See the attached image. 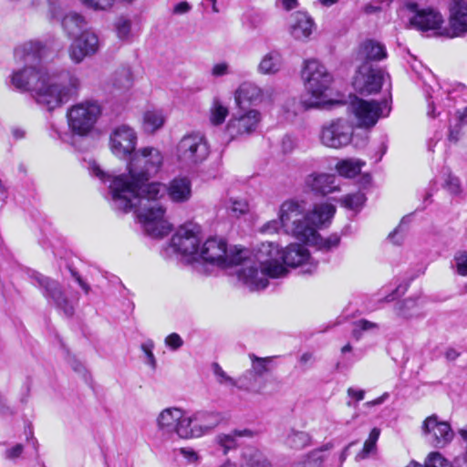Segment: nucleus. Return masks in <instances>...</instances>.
Instances as JSON below:
<instances>
[{
  "label": "nucleus",
  "instance_id": "f257e3e1",
  "mask_svg": "<svg viewBox=\"0 0 467 467\" xmlns=\"http://www.w3.org/2000/svg\"><path fill=\"white\" fill-rule=\"evenodd\" d=\"M128 164L129 174L111 176L92 161L89 171L103 182H110L109 193L113 209L128 213L137 208V215L144 231L152 237L168 235L172 226L165 218L166 209L160 202L164 196L163 184L150 182L162 164L163 155L156 148L144 147L134 151Z\"/></svg>",
  "mask_w": 467,
  "mask_h": 467
},
{
  "label": "nucleus",
  "instance_id": "f03ea898",
  "mask_svg": "<svg viewBox=\"0 0 467 467\" xmlns=\"http://www.w3.org/2000/svg\"><path fill=\"white\" fill-rule=\"evenodd\" d=\"M45 47L39 41H28L15 48V60L23 65L10 76L11 85L20 91H30L36 102L52 111L76 97L80 88L78 78L67 74L59 82L40 65Z\"/></svg>",
  "mask_w": 467,
  "mask_h": 467
},
{
  "label": "nucleus",
  "instance_id": "7ed1b4c3",
  "mask_svg": "<svg viewBox=\"0 0 467 467\" xmlns=\"http://www.w3.org/2000/svg\"><path fill=\"white\" fill-rule=\"evenodd\" d=\"M302 266L305 274H312L317 266L312 262L308 250L301 244H290L282 250L274 242L262 243L253 260L245 261L239 273V280L250 290H262L268 285L269 278L282 277L286 274L284 266Z\"/></svg>",
  "mask_w": 467,
  "mask_h": 467
},
{
  "label": "nucleus",
  "instance_id": "20e7f679",
  "mask_svg": "<svg viewBox=\"0 0 467 467\" xmlns=\"http://www.w3.org/2000/svg\"><path fill=\"white\" fill-rule=\"evenodd\" d=\"M336 213V207L331 203H321L315 205L311 212L306 213L302 230L294 227L296 238L305 244L313 245L320 251L329 252L337 248L340 237L334 234L327 238H323L317 232V227L329 222Z\"/></svg>",
  "mask_w": 467,
  "mask_h": 467
},
{
  "label": "nucleus",
  "instance_id": "39448f33",
  "mask_svg": "<svg viewBox=\"0 0 467 467\" xmlns=\"http://www.w3.org/2000/svg\"><path fill=\"white\" fill-rule=\"evenodd\" d=\"M302 78L306 89L312 96V99L301 100L302 108L307 109L319 107L321 99L327 97L333 76L321 62L311 58L304 62Z\"/></svg>",
  "mask_w": 467,
  "mask_h": 467
},
{
  "label": "nucleus",
  "instance_id": "423d86ee",
  "mask_svg": "<svg viewBox=\"0 0 467 467\" xmlns=\"http://www.w3.org/2000/svg\"><path fill=\"white\" fill-rule=\"evenodd\" d=\"M248 251L241 249L236 253H228L226 242L223 238L211 237L205 241L198 254L203 261L217 265L221 267L238 266L236 271L239 277L240 271L244 267L245 261L253 260L249 257Z\"/></svg>",
  "mask_w": 467,
  "mask_h": 467
},
{
  "label": "nucleus",
  "instance_id": "0eeeda50",
  "mask_svg": "<svg viewBox=\"0 0 467 467\" xmlns=\"http://www.w3.org/2000/svg\"><path fill=\"white\" fill-rule=\"evenodd\" d=\"M29 278L34 286L37 287L48 304L53 305L67 317H71L75 312V305L78 299L68 298L63 286L56 280L51 279L38 272L32 271Z\"/></svg>",
  "mask_w": 467,
  "mask_h": 467
},
{
  "label": "nucleus",
  "instance_id": "6e6552de",
  "mask_svg": "<svg viewBox=\"0 0 467 467\" xmlns=\"http://www.w3.org/2000/svg\"><path fill=\"white\" fill-rule=\"evenodd\" d=\"M306 213V204L304 202L295 200L286 201L280 207L279 219L272 220L265 223L261 228V232L274 234L278 232L280 228H283L286 234L296 237L294 227L302 230Z\"/></svg>",
  "mask_w": 467,
  "mask_h": 467
},
{
  "label": "nucleus",
  "instance_id": "1a4fd4ad",
  "mask_svg": "<svg viewBox=\"0 0 467 467\" xmlns=\"http://www.w3.org/2000/svg\"><path fill=\"white\" fill-rule=\"evenodd\" d=\"M101 114V107L95 100H85L68 109L67 118L73 133L85 136L94 128Z\"/></svg>",
  "mask_w": 467,
  "mask_h": 467
},
{
  "label": "nucleus",
  "instance_id": "9d476101",
  "mask_svg": "<svg viewBox=\"0 0 467 467\" xmlns=\"http://www.w3.org/2000/svg\"><path fill=\"white\" fill-rule=\"evenodd\" d=\"M349 109L359 128L370 129L379 119L388 117L391 108L387 99L378 101L355 98L349 105Z\"/></svg>",
  "mask_w": 467,
  "mask_h": 467
},
{
  "label": "nucleus",
  "instance_id": "9b49d317",
  "mask_svg": "<svg viewBox=\"0 0 467 467\" xmlns=\"http://www.w3.org/2000/svg\"><path fill=\"white\" fill-rule=\"evenodd\" d=\"M209 154V144L201 133L184 135L177 145L178 161L185 166L198 165L204 161Z\"/></svg>",
  "mask_w": 467,
  "mask_h": 467
},
{
  "label": "nucleus",
  "instance_id": "f8f14e48",
  "mask_svg": "<svg viewBox=\"0 0 467 467\" xmlns=\"http://www.w3.org/2000/svg\"><path fill=\"white\" fill-rule=\"evenodd\" d=\"M190 420L188 414L177 407H170L162 410L156 418V427L161 436L188 440V427Z\"/></svg>",
  "mask_w": 467,
  "mask_h": 467
},
{
  "label": "nucleus",
  "instance_id": "ddd939ff",
  "mask_svg": "<svg viewBox=\"0 0 467 467\" xmlns=\"http://www.w3.org/2000/svg\"><path fill=\"white\" fill-rule=\"evenodd\" d=\"M352 136V125L348 120L338 118L326 122L322 126L319 139L326 147L340 149L350 143Z\"/></svg>",
  "mask_w": 467,
  "mask_h": 467
},
{
  "label": "nucleus",
  "instance_id": "4468645a",
  "mask_svg": "<svg viewBox=\"0 0 467 467\" xmlns=\"http://www.w3.org/2000/svg\"><path fill=\"white\" fill-rule=\"evenodd\" d=\"M386 78H389V75L381 68L369 64H361L355 76L353 86L361 95L375 94L381 89Z\"/></svg>",
  "mask_w": 467,
  "mask_h": 467
},
{
  "label": "nucleus",
  "instance_id": "2eb2a0df",
  "mask_svg": "<svg viewBox=\"0 0 467 467\" xmlns=\"http://www.w3.org/2000/svg\"><path fill=\"white\" fill-rule=\"evenodd\" d=\"M404 7L413 14L410 18L412 26L422 32L433 31L435 34L443 35V32H440L443 24L440 12L431 7L420 8L414 2H405Z\"/></svg>",
  "mask_w": 467,
  "mask_h": 467
},
{
  "label": "nucleus",
  "instance_id": "dca6fc26",
  "mask_svg": "<svg viewBox=\"0 0 467 467\" xmlns=\"http://www.w3.org/2000/svg\"><path fill=\"white\" fill-rule=\"evenodd\" d=\"M200 232V226L192 222L181 225L171 240V247L176 253L182 255H197Z\"/></svg>",
  "mask_w": 467,
  "mask_h": 467
},
{
  "label": "nucleus",
  "instance_id": "f3484780",
  "mask_svg": "<svg viewBox=\"0 0 467 467\" xmlns=\"http://www.w3.org/2000/svg\"><path fill=\"white\" fill-rule=\"evenodd\" d=\"M136 144V132L128 125L116 127L110 134L111 151L119 158L130 157L134 152Z\"/></svg>",
  "mask_w": 467,
  "mask_h": 467
},
{
  "label": "nucleus",
  "instance_id": "a211bd4d",
  "mask_svg": "<svg viewBox=\"0 0 467 467\" xmlns=\"http://www.w3.org/2000/svg\"><path fill=\"white\" fill-rule=\"evenodd\" d=\"M248 357L251 360V368L246 370L238 379L239 389L259 391L258 379L269 372V365L272 363L274 358H259L254 353H250Z\"/></svg>",
  "mask_w": 467,
  "mask_h": 467
},
{
  "label": "nucleus",
  "instance_id": "6ab92c4d",
  "mask_svg": "<svg viewBox=\"0 0 467 467\" xmlns=\"http://www.w3.org/2000/svg\"><path fill=\"white\" fill-rule=\"evenodd\" d=\"M99 49L98 36L86 30L77 36L68 47V55L75 64L81 63L86 57L95 55Z\"/></svg>",
  "mask_w": 467,
  "mask_h": 467
},
{
  "label": "nucleus",
  "instance_id": "aec40b11",
  "mask_svg": "<svg viewBox=\"0 0 467 467\" xmlns=\"http://www.w3.org/2000/svg\"><path fill=\"white\" fill-rule=\"evenodd\" d=\"M423 433L436 448H443L450 443L454 433L447 421H441L436 415H431L423 421Z\"/></svg>",
  "mask_w": 467,
  "mask_h": 467
},
{
  "label": "nucleus",
  "instance_id": "412c9836",
  "mask_svg": "<svg viewBox=\"0 0 467 467\" xmlns=\"http://www.w3.org/2000/svg\"><path fill=\"white\" fill-rule=\"evenodd\" d=\"M222 416L213 411H197L188 415L190 424L188 427V439L202 437L219 425Z\"/></svg>",
  "mask_w": 467,
  "mask_h": 467
},
{
  "label": "nucleus",
  "instance_id": "4be33fe9",
  "mask_svg": "<svg viewBox=\"0 0 467 467\" xmlns=\"http://www.w3.org/2000/svg\"><path fill=\"white\" fill-rule=\"evenodd\" d=\"M261 120V114L256 109H250L239 116L233 117L227 124V132L232 139L253 133Z\"/></svg>",
  "mask_w": 467,
  "mask_h": 467
},
{
  "label": "nucleus",
  "instance_id": "5701e85b",
  "mask_svg": "<svg viewBox=\"0 0 467 467\" xmlns=\"http://www.w3.org/2000/svg\"><path fill=\"white\" fill-rule=\"evenodd\" d=\"M273 88H260L254 83L244 82L235 91L234 99L239 107H244L245 104H259L265 99H270L273 95Z\"/></svg>",
  "mask_w": 467,
  "mask_h": 467
},
{
  "label": "nucleus",
  "instance_id": "b1692460",
  "mask_svg": "<svg viewBox=\"0 0 467 467\" xmlns=\"http://www.w3.org/2000/svg\"><path fill=\"white\" fill-rule=\"evenodd\" d=\"M388 57L386 47L383 43L368 38L362 41L357 51V59L361 64L372 65V62L381 61Z\"/></svg>",
  "mask_w": 467,
  "mask_h": 467
},
{
  "label": "nucleus",
  "instance_id": "393cba45",
  "mask_svg": "<svg viewBox=\"0 0 467 467\" xmlns=\"http://www.w3.org/2000/svg\"><path fill=\"white\" fill-rule=\"evenodd\" d=\"M450 37L461 36L467 32V0H452L450 5Z\"/></svg>",
  "mask_w": 467,
  "mask_h": 467
},
{
  "label": "nucleus",
  "instance_id": "a878e982",
  "mask_svg": "<svg viewBox=\"0 0 467 467\" xmlns=\"http://www.w3.org/2000/svg\"><path fill=\"white\" fill-rule=\"evenodd\" d=\"M306 184L317 194L327 195L338 190L336 176L327 173H312L306 179Z\"/></svg>",
  "mask_w": 467,
  "mask_h": 467
},
{
  "label": "nucleus",
  "instance_id": "bb28decb",
  "mask_svg": "<svg viewBox=\"0 0 467 467\" xmlns=\"http://www.w3.org/2000/svg\"><path fill=\"white\" fill-rule=\"evenodd\" d=\"M314 27V21L306 13L297 12L292 16L290 34L294 38L306 40L313 33Z\"/></svg>",
  "mask_w": 467,
  "mask_h": 467
},
{
  "label": "nucleus",
  "instance_id": "cd10ccee",
  "mask_svg": "<svg viewBox=\"0 0 467 467\" xmlns=\"http://www.w3.org/2000/svg\"><path fill=\"white\" fill-rule=\"evenodd\" d=\"M164 193L167 192L170 200L173 202H186L192 196L191 182L183 178H174L170 182L169 185H163Z\"/></svg>",
  "mask_w": 467,
  "mask_h": 467
},
{
  "label": "nucleus",
  "instance_id": "c85d7f7f",
  "mask_svg": "<svg viewBox=\"0 0 467 467\" xmlns=\"http://www.w3.org/2000/svg\"><path fill=\"white\" fill-rule=\"evenodd\" d=\"M421 308L422 302L420 297H409L396 303L394 312L400 318L410 319L422 317Z\"/></svg>",
  "mask_w": 467,
  "mask_h": 467
},
{
  "label": "nucleus",
  "instance_id": "c756f323",
  "mask_svg": "<svg viewBox=\"0 0 467 467\" xmlns=\"http://www.w3.org/2000/svg\"><path fill=\"white\" fill-rule=\"evenodd\" d=\"M242 467H272L266 457L256 448L248 447L242 452Z\"/></svg>",
  "mask_w": 467,
  "mask_h": 467
},
{
  "label": "nucleus",
  "instance_id": "7c9ffc66",
  "mask_svg": "<svg viewBox=\"0 0 467 467\" xmlns=\"http://www.w3.org/2000/svg\"><path fill=\"white\" fill-rule=\"evenodd\" d=\"M165 120L166 117L162 109H149L143 114V130L147 133H154L163 127Z\"/></svg>",
  "mask_w": 467,
  "mask_h": 467
},
{
  "label": "nucleus",
  "instance_id": "2f4dec72",
  "mask_svg": "<svg viewBox=\"0 0 467 467\" xmlns=\"http://www.w3.org/2000/svg\"><path fill=\"white\" fill-rule=\"evenodd\" d=\"M283 65V57L280 52L272 50L265 54L258 65L261 74H275L280 71Z\"/></svg>",
  "mask_w": 467,
  "mask_h": 467
},
{
  "label": "nucleus",
  "instance_id": "473e14b6",
  "mask_svg": "<svg viewBox=\"0 0 467 467\" xmlns=\"http://www.w3.org/2000/svg\"><path fill=\"white\" fill-rule=\"evenodd\" d=\"M87 25V22L81 15L78 13H69L62 20V26L68 36H75L81 31Z\"/></svg>",
  "mask_w": 467,
  "mask_h": 467
},
{
  "label": "nucleus",
  "instance_id": "72a5a7b5",
  "mask_svg": "<svg viewBox=\"0 0 467 467\" xmlns=\"http://www.w3.org/2000/svg\"><path fill=\"white\" fill-rule=\"evenodd\" d=\"M311 442L310 435L306 431L291 430L285 438V444L295 450H301Z\"/></svg>",
  "mask_w": 467,
  "mask_h": 467
},
{
  "label": "nucleus",
  "instance_id": "f704fd0d",
  "mask_svg": "<svg viewBox=\"0 0 467 467\" xmlns=\"http://www.w3.org/2000/svg\"><path fill=\"white\" fill-rule=\"evenodd\" d=\"M133 84L132 74L130 68L124 67L115 72L112 78V85L116 91H125Z\"/></svg>",
  "mask_w": 467,
  "mask_h": 467
},
{
  "label": "nucleus",
  "instance_id": "c9c22d12",
  "mask_svg": "<svg viewBox=\"0 0 467 467\" xmlns=\"http://www.w3.org/2000/svg\"><path fill=\"white\" fill-rule=\"evenodd\" d=\"M365 163L360 160H345L337 164V172L347 178L357 176Z\"/></svg>",
  "mask_w": 467,
  "mask_h": 467
},
{
  "label": "nucleus",
  "instance_id": "e433bc0d",
  "mask_svg": "<svg viewBox=\"0 0 467 467\" xmlns=\"http://www.w3.org/2000/svg\"><path fill=\"white\" fill-rule=\"evenodd\" d=\"M252 432L248 430L234 431L231 434H223L217 437L218 444L223 448V452L227 453L228 451L234 449L237 445L236 437L251 436Z\"/></svg>",
  "mask_w": 467,
  "mask_h": 467
},
{
  "label": "nucleus",
  "instance_id": "4c0bfd02",
  "mask_svg": "<svg viewBox=\"0 0 467 467\" xmlns=\"http://www.w3.org/2000/svg\"><path fill=\"white\" fill-rule=\"evenodd\" d=\"M228 115V109L215 98L210 109V121L213 125H221Z\"/></svg>",
  "mask_w": 467,
  "mask_h": 467
},
{
  "label": "nucleus",
  "instance_id": "58836bf2",
  "mask_svg": "<svg viewBox=\"0 0 467 467\" xmlns=\"http://www.w3.org/2000/svg\"><path fill=\"white\" fill-rule=\"evenodd\" d=\"M380 435V430L377 427L373 428L366 440L363 449L357 454V459H366L370 453L377 450V441Z\"/></svg>",
  "mask_w": 467,
  "mask_h": 467
},
{
  "label": "nucleus",
  "instance_id": "ea45409f",
  "mask_svg": "<svg viewBox=\"0 0 467 467\" xmlns=\"http://www.w3.org/2000/svg\"><path fill=\"white\" fill-rule=\"evenodd\" d=\"M407 467H452L440 452H431L427 457L424 465L411 462Z\"/></svg>",
  "mask_w": 467,
  "mask_h": 467
},
{
  "label": "nucleus",
  "instance_id": "a19ab883",
  "mask_svg": "<svg viewBox=\"0 0 467 467\" xmlns=\"http://www.w3.org/2000/svg\"><path fill=\"white\" fill-rule=\"evenodd\" d=\"M117 36L120 40H129L131 31V21L124 16L119 17L115 22Z\"/></svg>",
  "mask_w": 467,
  "mask_h": 467
},
{
  "label": "nucleus",
  "instance_id": "79ce46f5",
  "mask_svg": "<svg viewBox=\"0 0 467 467\" xmlns=\"http://www.w3.org/2000/svg\"><path fill=\"white\" fill-rule=\"evenodd\" d=\"M365 195L361 192L348 194L341 199V203L348 209L355 210L361 207L365 202Z\"/></svg>",
  "mask_w": 467,
  "mask_h": 467
},
{
  "label": "nucleus",
  "instance_id": "37998d69",
  "mask_svg": "<svg viewBox=\"0 0 467 467\" xmlns=\"http://www.w3.org/2000/svg\"><path fill=\"white\" fill-rule=\"evenodd\" d=\"M140 348L145 356V363L149 365L152 370H155L157 368V360L153 354V341L150 339L146 340L141 344Z\"/></svg>",
  "mask_w": 467,
  "mask_h": 467
},
{
  "label": "nucleus",
  "instance_id": "c03bdc74",
  "mask_svg": "<svg viewBox=\"0 0 467 467\" xmlns=\"http://www.w3.org/2000/svg\"><path fill=\"white\" fill-rule=\"evenodd\" d=\"M323 462L321 451H314L307 455L304 462H298L293 467H321Z\"/></svg>",
  "mask_w": 467,
  "mask_h": 467
},
{
  "label": "nucleus",
  "instance_id": "a18cd8bd",
  "mask_svg": "<svg viewBox=\"0 0 467 467\" xmlns=\"http://www.w3.org/2000/svg\"><path fill=\"white\" fill-rule=\"evenodd\" d=\"M444 188L452 195H460L462 192L461 181L451 172L444 181Z\"/></svg>",
  "mask_w": 467,
  "mask_h": 467
},
{
  "label": "nucleus",
  "instance_id": "49530a36",
  "mask_svg": "<svg viewBox=\"0 0 467 467\" xmlns=\"http://www.w3.org/2000/svg\"><path fill=\"white\" fill-rule=\"evenodd\" d=\"M467 125H460V121L457 119L454 122L450 124L448 139L451 142H458L460 139L464 135Z\"/></svg>",
  "mask_w": 467,
  "mask_h": 467
},
{
  "label": "nucleus",
  "instance_id": "de8ad7c7",
  "mask_svg": "<svg viewBox=\"0 0 467 467\" xmlns=\"http://www.w3.org/2000/svg\"><path fill=\"white\" fill-rule=\"evenodd\" d=\"M213 370L219 383L230 384L232 386H237L239 388L238 379L234 380L233 378L228 376L218 363L213 364Z\"/></svg>",
  "mask_w": 467,
  "mask_h": 467
},
{
  "label": "nucleus",
  "instance_id": "09e8293b",
  "mask_svg": "<svg viewBox=\"0 0 467 467\" xmlns=\"http://www.w3.org/2000/svg\"><path fill=\"white\" fill-rule=\"evenodd\" d=\"M230 209L235 216H240L249 211V204L245 200L235 199L231 201Z\"/></svg>",
  "mask_w": 467,
  "mask_h": 467
},
{
  "label": "nucleus",
  "instance_id": "8fccbe9b",
  "mask_svg": "<svg viewBox=\"0 0 467 467\" xmlns=\"http://www.w3.org/2000/svg\"><path fill=\"white\" fill-rule=\"evenodd\" d=\"M457 273L461 275H467V252H459L454 256Z\"/></svg>",
  "mask_w": 467,
  "mask_h": 467
},
{
  "label": "nucleus",
  "instance_id": "3c124183",
  "mask_svg": "<svg viewBox=\"0 0 467 467\" xmlns=\"http://www.w3.org/2000/svg\"><path fill=\"white\" fill-rule=\"evenodd\" d=\"M114 0H82V3L94 10H106L112 6Z\"/></svg>",
  "mask_w": 467,
  "mask_h": 467
},
{
  "label": "nucleus",
  "instance_id": "603ef678",
  "mask_svg": "<svg viewBox=\"0 0 467 467\" xmlns=\"http://www.w3.org/2000/svg\"><path fill=\"white\" fill-rule=\"evenodd\" d=\"M180 455H182L187 463H197L200 460V456L192 448L182 447L178 450Z\"/></svg>",
  "mask_w": 467,
  "mask_h": 467
},
{
  "label": "nucleus",
  "instance_id": "864d4df0",
  "mask_svg": "<svg viewBox=\"0 0 467 467\" xmlns=\"http://www.w3.org/2000/svg\"><path fill=\"white\" fill-rule=\"evenodd\" d=\"M165 345L171 350H177L183 345V340L177 333H171L165 338Z\"/></svg>",
  "mask_w": 467,
  "mask_h": 467
},
{
  "label": "nucleus",
  "instance_id": "5fc2aeb1",
  "mask_svg": "<svg viewBox=\"0 0 467 467\" xmlns=\"http://www.w3.org/2000/svg\"><path fill=\"white\" fill-rule=\"evenodd\" d=\"M15 414V410L11 408L6 401V399L0 392V416H12Z\"/></svg>",
  "mask_w": 467,
  "mask_h": 467
},
{
  "label": "nucleus",
  "instance_id": "6e6d98bb",
  "mask_svg": "<svg viewBox=\"0 0 467 467\" xmlns=\"http://www.w3.org/2000/svg\"><path fill=\"white\" fill-rule=\"evenodd\" d=\"M229 73V66L225 62L215 64L212 68V75L213 77H222Z\"/></svg>",
  "mask_w": 467,
  "mask_h": 467
},
{
  "label": "nucleus",
  "instance_id": "4d7b16f0",
  "mask_svg": "<svg viewBox=\"0 0 467 467\" xmlns=\"http://www.w3.org/2000/svg\"><path fill=\"white\" fill-rule=\"evenodd\" d=\"M315 360L314 355L311 352H305L299 358V364L303 370L307 368V365H312Z\"/></svg>",
  "mask_w": 467,
  "mask_h": 467
},
{
  "label": "nucleus",
  "instance_id": "13d9d810",
  "mask_svg": "<svg viewBox=\"0 0 467 467\" xmlns=\"http://www.w3.org/2000/svg\"><path fill=\"white\" fill-rule=\"evenodd\" d=\"M23 445L22 444H16L11 449L7 450L5 451L6 458L8 459H16L18 458L22 452H23Z\"/></svg>",
  "mask_w": 467,
  "mask_h": 467
},
{
  "label": "nucleus",
  "instance_id": "bf43d9fd",
  "mask_svg": "<svg viewBox=\"0 0 467 467\" xmlns=\"http://www.w3.org/2000/svg\"><path fill=\"white\" fill-rule=\"evenodd\" d=\"M191 10V5L189 3L183 1L180 2L173 7V13L176 15L186 14Z\"/></svg>",
  "mask_w": 467,
  "mask_h": 467
},
{
  "label": "nucleus",
  "instance_id": "052dcab7",
  "mask_svg": "<svg viewBox=\"0 0 467 467\" xmlns=\"http://www.w3.org/2000/svg\"><path fill=\"white\" fill-rule=\"evenodd\" d=\"M348 395L351 398L356 399L357 401H360L364 399L365 391L362 389H356L354 388H348Z\"/></svg>",
  "mask_w": 467,
  "mask_h": 467
},
{
  "label": "nucleus",
  "instance_id": "680f3d73",
  "mask_svg": "<svg viewBox=\"0 0 467 467\" xmlns=\"http://www.w3.org/2000/svg\"><path fill=\"white\" fill-rule=\"evenodd\" d=\"M71 274L79 286L84 290L86 294H88L90 290L88 284H87L77 272L71 270Z\"/></svg>",
  "mask_w": 467,
  "mask_h": 467
},
{
  "label": "nucleus",
  "instance_id": "e2e57ef3",
  "mask_svg": "<svg viewBox=\"0 0 467 467\" xmlns=\"http://www.w3.org/2000/svg\"><path fill=\"white\" fill-rule=\"evenodd\" d=\"M356 327L360 330L366 331L377 327V325L375 323L362 319L356 323Z\"/></svg>",
  "mask_w": 467,
  "mask_h": 467
},
{
  "label": "nucleus",
  "instance_id": "0e129e2a",
  "mask_svg": "<svg viewBox=\"0 0 467 467\" xmlns=\"http://www.w3.org/2000/svg\"><path fill=\"white\" fill-rule=\"evenodd\" d=\"M435 99H437V97L433 98L432 96L428 97V111L427 114L431 118H435L436 114L435 112Z\"/></svg>",
  "mask_w": 467,
  "mask_h": 467
},
{
  "label": "nucleus",
  "instance_id": "69168bd1",
  "mask_svg": "<svg viewBox=\"0 0 467 467\" xmlns=\"http://www.w3.org/2000/svg\"><path fill=\"white\" fill-rule=\"evenodd\" d=\"M389 398V393L385 392L384 394H382L380 397L371 400V401H368L365 405L367 407H372V406H377V405H380L382 404L387 399Z\"/></svg>",
  "mask_w": 467,
  "mask_h": 467
},
{
  "label": "nucleus",
  "instance_id": "338daca9",
  "mask_svg": "<svg viewBox=\"0 0 467 467\" xmlns=\"http://www.w3.org/2000/svg\"><path fill=\"white\" fill-rule=\"evenodd\" d=\"M389 398V393L385 392L384 394H382L380 397L371 400V401H368L365 405L367 407H372V406H377V405H380L382 404L387 399Z\"/></svg>",
  "mask_w": 467,
  "mask_h": 467
},
{
  "label": "nucleus",
  "instance_id": "774afa93",
  "mask_svg": "<svg viewBox=\"0 0 467 467\" xmlns=\"http://www.w3.org/2000/svg\"><path fill=\"white\" fill-rule=\"evenodd\" d=\"M460 121V125H467V107L462 111H457L456 118Z\"/></svg>",
  "mask_w": 467,
  "mask_h": 467
}]
</instances>
